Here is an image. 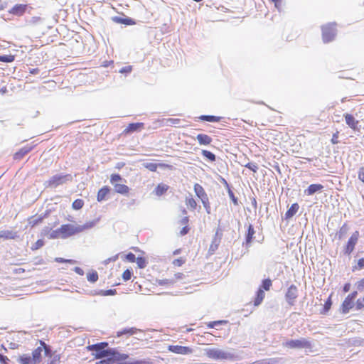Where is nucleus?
Returning a JSON list of instances; mask_svg holds the SVG:
<instances>
[{"label": "nucleus", "instance_id": "f257e3e1", "mask_svg": "<svg viewBox=\"0 0 364 364\" xmlns=\"http://www.w3.org/2000/svg\"><path fill=\"white\" fill-rule=\"evenodd\" d=\"M86 349L92 352V355L95 359H100L95 364H118L120 361L129 359L128 354L121 353L116 348H108L107 342L89 345Z\"/></svg>", "mask_w": 364, "mask_h": 364}, {"label": "nucleus", "instance_id": "f03ea898", "mask_svg": "<svg viewBox=\"0 0 364 364\" xmlns=\"http://www.w3.org/2000/svg\"><path fill=\"white\" fill-rule=\"evenodd\" d=\"M92 223H86L83 225L77 226L72 224H63L59 228L53 230L50 234L49 237L50 239H66L92 228Z\"/></svg>", "mask_w": 364, "mask_h": 364}, {"label": "nucleus", "instance_id": "7ed1b4c3", "mask_svg": "<svg viewBox=\"0 0 364 364\" xmlns=\"http://www.w3.org/2000/svg\"><path fill=\"white\" fill-rule=\"evenodd\" d=\"M284 346L290 349H304L309 352L313 351L311 341L304 338L287 341L284 343Z\"/></svg>", "mask_w": 364, "mask_h": 364}, {"label": "nucleus", "instance_id": "20e7f679", "mask_svg": "<svg viewBox=\"0 0 364 364\" xmlns=\"http://www.w3.org/2000/svg\"><path fill=\"white\" fill-rule=\"evenodd\" d=\"M121 181H122V178L118 173H113L110 176V183L114 186L115 192L122 195H127L130 189L125 184L118 183Z\"/></svg>", "mask_w": 364, "mask_h": 364}, {"label": "nucleus", "instance_id": "39448f33", "mask_svg": "<svg viewBox=\"0 0 364 364\" xmlns=\"http://www.w3.org/2000/svg\"><path fill=\"white\" fill-rule=\"evenodd\" d=\"M205 353L208 358L213 360H228L232 358L230 353L218 348H207Z\"/></svg>", "mask_w": 364, "mask_h": 364}, {"label": "nucleus", "instance_id": "423d86ee", "mask_svg": "<svg viewBox=\"0 0 364 364\" xmlns=\"http://www.w3.org/2000/svg\"><path fill=\"white\" fill-rule=\"evenodd\" d=\"M360 233L358 230H355L352 233L350 237L348 238L346 244L343 247V253L346 255H350L354 250L355 245L358 242Z\"/></svg>", "mask_w": 364, "mask_h": 364}, {"label": "nucleus", "instance_id": "0eeeda50", "mask_svg": "<svg viewBox=\"0 0 364 364\" xmlns=\"http://www.w3.org/2000/svg\"><path fill=\"white\" fill-rule=\"evenodd\" d=\"M41 346L36 348L32 352V359L35 361L36 364L39 363L41 361V354L43 350H44L46 355L50 354V347L43 341H39Z\"/></svg>", "mask_w": 364, "mask_h": 364}, {"label": "nucleus", "instance_id": "6e6552de", "mask_svg": "<svg viewBox=\"0 0 364 364\" xmlns=\"http://www.w3.org/2000/svg\"><path fill=\"white\" fill-rule=\"evenodd\" d=\"M336 36L335 26L333 25H326L322 27V38L323 42L328 43L334 38Z\"/></svg>", "mask_w": 364, "mask_h": 364}, {"label": "nucleus", "instance_id": "1a4fd4ad", "mask_svg": "<svg viewBox=\"0 0 364 364\" xmlns=\"http://www.w3.org/2000/svg\"><path fill=\"white\" fill-rule=\"evenodd\" d=\"M298 297V289L297 287L294 284H291L287 289V291L285 294V299L287 303L290 306H294L296 302V299Z\"/></svg>", "mask_w": 364, "mask_h": 364}, {"label": "nucleus", "instance_id": "9d476101", "mask_svg": "<svg viewBox=\"0 0 364 364\" xmlns=\"http://www.w3.org/2000/svg\"><path fill=\"white\" fill-rule=\"evenodd\" d=\"M167 348L168 351L178 355H190L193 352V348L190 346L169 345Z\"/></svg>", "mask_w": 364, "mask_h": 364}, {"label": "nucleus", "instance_id": "9b49d317", "mask_svg": "<svg viewBox=\"0 0 364 364\" xmlns=\"http://www.w3.org/2000/svg\"><path fill=\"white\" fill-rule=\"evenodd\" d=\"M346 124L354 132H359L360 130V126L359 125V121L355 117L349 113H346L343 115Z\"/></svg>", "mask_w": 364, "mask_h": 364}, {"label": "nucleus", "instance_id": "f8f14e48", "mask_svg": "<svg viewBox=\"0 0 364 364\" xmlns=\"http://www.w3.org/2000/svg\"><path fill=\"white\" fill-rule=\"evenodd\" d=\"M28 9L27 4H17L12 6L9 11V14L15 16H22Z\"/></svg>", "mask_w": 364, "mask_h": 364}, {"label": "nucleus", "instance_id": "ddd939ff", "mask_svg": "<svg viewBox=\"0 0 364 364\" xmlns=\"http://www.w3.org/2000/svg\"><path fill=\"white\" fill-rule=\"evenodd\" d=\"M144 128V124L143 122L130 123L124 129L123 134L127 135L135 132H139Z\"/></svg>", "mask_w": 364, "mask_h": 364}, {"label": "nucleus", "instance_id": "4468645a", "mask_svg": "<svg viewBox=\"0 0 364 364\" xmlns=\"http://www.w3.org/2000/svg\"><path fill=\"white\" fill-rule=\"evenodd\" d=\"M138 332H141V330L135 327L125 328L122 330L117 331L116 336L121 337L124 336L126 338H129L131 336L136 334Z\"/></svg>", "mask_w": 364, "mask_h": 364}, {"label": "nucleus", "instance_id": "2eb2a0df", "mask_svg": "<svg viewBox=\"0 0 364 364\" xmlns=\"http://www.w3.org/2000/svg\"><path fill=\"white\" fill-rule=\"evenodd\" d=\"M354 307V300L353 299L350 298L349 296H346L343 300V303L341 306V311L342 314H347L349 312L350 309Z\"/></svg>", "mask_w": 364, "mask_h": 364}, {"label": "nucleus", "instance_id": "dca6fc26", "mask_svg": "<svg viewBox=\"0 0 364 364\" xmlns=\"http://www.w3.org/2000/svg\"><path fill=\"white\" fill-rule=\"evenodd\" d=\"M67 176L55 175L52 176L48 181V186L50 187H55L63 184L65 181Z\"/></svg>", "mask_w": 364, "mask_h": 364}, {"label": "nucleus", "instance_id": "f3484780", "mask_svg": "<svg viewBox=\"0 0 364 364\" xmlns=\"http://www.w3.org/2000/svg\"><path fill=\"white\" fill-rule=\"evenodd\" d=\"M194 191L196 195L201 200L202 202L208 201V196L202 186L198 183H196L194 185Z\"/></svg>", "mask_w": 364, "mask_h": 364}, {"label": "nucleus", "instance_id": "a211bd4d", "mask_svg": "<svg viewBox=\"0 0 364 364\" xmlns=\"http://www.w3.org/2000/svg\"><path fill=\"white\" fill-rule=\"evenodd\" d=\"M32 149L33 147L31 146H23L14 154L13 159L16 161H19L21 159H23V157L28 153H29Z\"/></svg>", "mask_w": 364, "mask_h": 364}, {"label": "nucleus", "instance_id": "6ab92c4d", "mask_svg": "<svg viewBox=\"0 0 364 364\" xmlns=\"http://www.w3.org/2000/svg\"><path fill=\"white\" fill-rule=\"evenodd\" d=\"M110 188L107 186H105L101 188L97 192V200L98 202H102V200H106L110 193Z\"/></svg>", "mask_w": 364, "mask_h": 364}, {"label": "nucleus", "instance_id": "aec40b11", "mask_svg": "<svg viewBox=\"0 0 364 364\" xmlns=\"http://www.w3.org/2000/svg\"><path fill=\"white\" fill-rule=\"evenodd\" d=\"M144 166L146 168H147L148 170H149V171H151L152 172H155L157 170V168L159 166L161 167V168H168V169H171L172 168V166L171 165H168V164H155V163H146V164H144Z\"/></svg>", "mask_w": 364, "mask_h": 364}, {"label": "nucleus", "instance_id": "412c9836", "mask_svg": "<svg viewBox=\"0 0 364 364\" xmlns=\"http://www.w3.org/2000/svg\"><path fill=\"white\" fill-rule=\"evenodd\" d=\"M196 139L200 145L208 146L212 143V138L205 134H198Z\"/></svg>", "mask_w": 364, "mask_h": 364}, {"label": "nucleus", "instance_id": "4be33fe9", "mask_svg": "<svg viewBox=\"0 0 364 364\" xmlns=\"http://www.w3.org/2000/svg\"><path fill=\"white\" fill-rule=\"evenodd\" d=\"M323 186L321 184H311L305 191L304 193L307 196H311L318 191L323 190Z\"/></svg>", "mask_w": 364, "mask_h": 364}, {"label": "nucleus", "instance_id": "5701e85b", "mask_svg": "<svg viewBox=\"0 0 364 364\" xmlns=\"http://www.w3.org/2000/svg\"><path fill=\"white\" fill-rule=\"evenodd\" d=\"M299 205L297 203H293L291 207L287 210L285 213V219L289 220L299 210Z\"/></svg>", "mask_w": 364, "mask_h": 364}, {"label": "nucleus", "instance_id": "b1692460", "mask_svg": "<svg viewBox=\"0 0 364 364\" xmlns=\"http://www.w3.org/2000/svg\"><path fill=\"white\" fill-rule=\"evenodd\" d=\"M43 220V216L33 215L28 218V224L31 228L41 224Z\"/></svg>", "mask_w": 364, "mask_h": 364}, {"label": "nucleus", "instance_id": "393cba45", "mask_svg": "<svg viewBox=\"0 0 364 364\" xmlns=\"http://www.w3.org/2000/svg\"><path fill=\"white\" fill-rule=\"evenodd\" d=\"M112 21L117 23H122V24L128 25V26L134 25L136 23L135 21L132 18H129V17L121 18L119 16H114L112 18Z\"/></svg>", "mask_w": 364, "mask_h": 364}, {"label": "nucleus", "instance_id": "a878e982", "mask_svg": "<svg viewBox=\"0 0 364 364\" xmlns=\"http://www.w3.org/2000/svg\"><path fill=\"white\" fill-rule=\"evenodd\" d=\"M17 237L16 232L11 230H1L0 231V238L4 240H12Z\"/></svg>", "mask_w": 364, "mask_h": 364}, {"label": "nucleus", "instance_id": "bb28decb", "mask_svg": "<svg viewBox=\"0 0 364 364\" xmlns=\"http://www.w3.org/2000/svg\"><path fill=\"white\" fill-rule=\"evenodd\" d=\"M17 360L21 364H36L35 361L32 359V356L29 354L20 355Z\"/></svg>", "mask_w": 364, "mask_h": 364}, {"label": "nucleus", "instance_id": "cd10ccee", "mask_svg": "<svg viewBox=\"0 0 364 364\" xmlns=\"http://www.w3.org/2000/svg\"><path fill=\"white\" fill-rule=\"evenodd\" d=\"M184 277V274L181 272H178V273H176L174 274V277L173 278L168 280L166 279V281L165 280H163L161 282H159L160 284H173L175 282H176L178 280H181V279H183Z\"/></svg>", "mask_w": 364, "mask_h": 364}, {"label": "nucleus", "instance_id": "c85d7f7f", "mask_svg": "<svg viewBox=\"0 0 364 364\" xmlns=\"http://www.w3.org/2000/svg\"><path fill=\"white\" fill-rule=\"evenodd\" d=\"M128 360L129 359H125L122 362L120 361L118 364H154V361L150 358L136 360L134 362H129Z\"/></svg>", "mask_w": 364, "mask_h": 364}, {"label": "nucleus", "instance_id": "c756f323", "mask_svg": "<svg viewBox=\"0 0 364 364\" xmlns=\"http://www.w3.org/2000/svg\"><path fill=\"white\" fill-rule=\"evenodd\" d=\"M168 186H167L166 184H164V183H159L156 187V188L154 190V193H155L156 196H161L163 194H164L168 191Z\"/></svg>", "mask_w": 364, "mask_h": 364}, {"label": "nucleus", "instance_id": "7c9ffc66", "mask_svg": "<svg viewBox=\"0 0 364 364\" xmlns=\"http://www.w3.org/2000/svg\"><path fill=\"white\" fill-rule=\"evenodd\" d=\"M264 296H265V294H264L263 289H262L261 288H259L257 291V294L255 298V300H254V305L255 306L259 305L262 302Z\"/></svg>", "mask_w": 364, "mask_h": 364}, {"label": "nucleus", "instance_id": "2f4dec72", "mask_svg": "<svg viewBox=\"0 0 364 364\" xmlns=\"http://www.w3.org/2000/svg\"><path fill=\"white\" fill-rule=\"evenodd\" d=\"M198 119L201 121H207L210 122H218L221 120V117L213 115H200Z\"/></svg>", "mask_w": 364, "mask_h": 364}, {"label": "nucleus", "instance_id": "473e14b6", "mask_svg": "<svg viewBox=\"0 0 364 364\" xmlns=\"http://www.w3.org/2000/svg\"><path fill=\"white\" fill-rule=\"evenodd\" d=\"M185 203L190 210H194L197 208V203L192 196L186 198Z\"/></svg>", "mask_w": 364, "mask_h": 364}, {"label": "nucleus", "instance_id": "72a5a7b5", "mask_svg": "<svg viewBox=\"0 0 364 364\" xmlns=\"http://www.w3.org/2000/svg\"><path fill=\"white\" fill-rule=\"evenodd\" d=\"M98 278V274L95 270H92L87 274V280L92 283L97 282Z\"/></svg>", "mask_w": 364, "mask_h": 364}, {"label": "nucleus", "instance_id": "f704fd0d", "mask_svg": "<svg viewBox=\"0 0 364 364\" xmlns=\"http://www.w3.org/2000/svg\"><path fill=\"white\" fill-rule=\"evenodd\" d=\"M250 364H277V360L275 358L262 359L256 360Z\"/></svg>", "mask_w": 364, "mask_h": 364}, {"label": "nucleus", "instance_id": "c9c22d12", "mask_svg": "<svg viewBox=\"0 0 364 364\" xmlns=\"http://www.w3.org/2000/svg\"><path fill=\"white\" fill-rule=\"evenodd\" d=\"M202 155L208 159L210 161H215L216 159L215 155L210 151L203 150L201 152Z\"/></svg>", "mask_w": 364, "mask_h": 364}, {"label": "nucleus", "instance_id": "e433bc0d", "mask_svg": "<svg viewBox=\"0 0 364 364\" xmlns=\"http://www.w3.org/2000/svg\"><path fill=\"white\" fill-rule=\"evenodd\" d=\"M84 205V200L82 199H76L72 203V208L74 210H80Z\"/></svg>", "mask_w": 364, "mask_h": 364}, {"label": "nucleus", "instance_id": "4c0bfd02", "mask_svg": "<svg viewBox=\"0 0 364 364\" xmlns=\"http://www.w3.org/2000/svg\"><path fill=\"white\" fill-rule=\"evenodd\" d=\"M272 285V281L270 279H265L262 281V285L259 288L265 291H269Z\"/></svg>", "mask_w": 364, "mask_h": 364}, {"label": "nucleus", "instance_id": "58836bf2", "mask_svg": "<svg viewBox=\"0 0 364 364\" xmlns=\"http://www.w3.org/2000/svg\"><path fill=\"white\" fill-rule=\"evenodd\" d=\"M255 234V230H254V228L252 225H250L248 226V229H247V235H246V242L247 243L250 242L252 237H253V235Z\"/></svg>", "mask_w": 364, "mask_h": 364}, {"label": "nucleus", "instance_id": "ea45409f", "mask_svg": "<svg viewBox=\"0 0 364 364\" xmlns=\"http://www.w3.org/2000/svg\"><path fill=\"white\" fill-rule=\"evenodd\" d=\"M331 297H332V294L328 296L327 300L325 301V304L323 305V314L327 313L331 308V305H332Z\"/></svg>", "mask_w": 364, "mask_h": 364}, {"label": "nucleus", "instance_id": "a19ab883", "mask_svg": "<svg viewBox=\"0 0 364 364\" xmlns=\"http://www.w3.org/2000/svg\"><path fill=\"white\" fill-rule=\"evenodd\" d=\"M15 57L14 55H0V61L5 63H11L14 60Z\"/></svg>", "mask_w": 364, "mask_h": 364}, {"label": "nucleus", "instance_id": "79ce46f5", "mask_svg": "<svg viewBox=\"0 0 364 364\" xmlns=\"http://www.w3.org/2000/svg\"><path fill=\"white\" fill-rule=\"evenodd\" d=\"M219 243L220 239L215 238L210 245L209 251L212 252H215L218 249Z\"/></svg>", "mask_w": 364, "mask_h": 364}, {"label": "nucleus", "instance_id": "37998d69", "mask_svg": "<svg viewBox=\"0 0 364 364\" xmlns=\"http://www.w3.org/2000/svg\"><path fill=\"white\" fill-rule=\"evenodd\" d=\"M135 262H136L138 267L141 269L144 268L146 265V261L144 257H137L136 258Z\"/></svg>", "mask_w": 364, "mask_h": 364}, {"label": "nucleus", "instance_id": "c03bdc74", "mask_svg": "<svg viewBox=\"0 0 364 364\" xmlns=\"http://www.w3.org/2000/svg\"><path fill=\"white\" fill-rule=\"evenodd\" d=\"M364 309V296L357 299L355 302V309L362 310Z\"/></svg>", "mask_w": 364, "mask_h": 364}, {"label": "nucleus", "instance_id": "a18cd8bd", "mask_svg": "<svg viewBox=\"0 0 364 364\" xmlns=\"http://www.w3.org/2000/svg\"><path fill=\"white\" fill-rule=\"evenodd\" d=\"M364 268V257L358 260L357 264L353 267V270H358Z\"/></svg>", "mask_w": 364, "mask_h": 364}, {"label": "nucleus", "instance_id": "49530a36", "mask_svg": "<svg viewBox=\"0 0 364 364\" xmlns=\"http://www.w3.org/2000/svg\"><path fill=\"white\" fill-rule=\"evenodd\" d=\"M186 262V259L184 257H180L174 259L172 262V264L175 267H181Z\"/></svg>", "mask_w": 364, "mask_h": 364}, {"label": "nucleus", "instance_id": "de8ad7c7", "mask_svg": "<svg viewBox=\"0 0 364 364\" xmlns=\"http://www.w3.org/2000/svg\"><path fill=\"white\" fill-rule=\"evenodd\" d=\"M55 261L58 262V263H69V264H74L76 263V261L74 260V259H63L62 257H56L55 259Z\"/></svg>", "mask_w": 364, "mask_h": 364}, {"label": "nucleus", "instance_id": "09e8293b", "mask_svg": "<svg viewBox=\"0 0 364 364\" xmlns=\"http://www.w3.org/2000/svg\"><path fill=\"white\" fill-rule=\"evenodd\" d=\"M132 275V272L129 269H126L122 274V279L124 281L127 282L131 279Z\"/></svg>", "mask_w": 364, "mask_h": 364}, {"label": "nucleus", "instance_id": "8fccbe9b", "mask_svg": "<svg viewBox=\"0 0 364 364\" xmlns=\"http://www.w3.org/2000/svg\"><path fill=\"white\" fill-rule=\"evenodd\" d=\"M44 245L43 240H38L35 244L31 247L32 250H36L42 247Z\"/></svg>", "mask_w": 364, "mask_h": 364}, {"label": "nucleus", "instance_id": "3c124183", "mask_svg": "<svg viewBox=\"0 0 364 364\" xmlns=\"http://www.w3.org/2000/svg\"><path fill=\"white\" fill-rule=\"evenodd\" d=\"M245 166L252 171L254 173H256L258 170L257 165L254 163H247Z\"/></svg>", "mask_w": 364, "mask_h": 364}, {"label": "nucleus", "instance_id": "603ef678", "mask_svg": "<svg viewBox=\"0 0 364 364\" xmlns=\"http://www.w3.org/2000/svg\"><path fill=\"white\" fill-rule=\"evenodd\" d=\"M358 176L359 180L364 183V166H362L359 168Z\"/></svg>", "mask_w": 364, "mask_h": 364}, {"label": "nucleus", "instance_id": "864d4df0", "mask_svg": "<svg viewBox=\"0 0 364 364\" xmlns=\"http://www.w3.org/2000/svg\"><path fill=\"white\" fill-rule=\"evenodd\" d=\"M60 359V355H55L53 357V358L47 364H59Z\"/></svg>", "mask_w": 364, "mask_h": 364}, {"label": "nucleus", "instance_id": "5fc2aeb1", "mask_svg": "<svg viewBox=\"0 0 364 364\" xmlns=\"http://www.w3.org/2000/svg\"><path fill=\"white\" fill-rule=\"evenodd\" d=\"M356 287H357V289L362 291H364V278L360 279L357 283H356Z\"/></svg>", "mask_w": 364, "mask_h": 364}, {"label": "nucleus", "instance_id": "6e6d98bb", "mask_svg": "<svg viewBox=\"0 0 364 364\" xmlns=\"http://www.w3.org/2000/svg\"><path fill=\"white\" fill-rule=\"evenodd\" d=\"M126 259L130 262H134L136 260V257L134 254L129 252L127 255H126Z\"/></svg>", "mask_w": 364, "mask_h": 364}, {"label": "nucleus", "instance_id": "4d7b16f0", "mask_svg": "<svg viewBox=\"0 0 364 364\" xmlns=\"http://www.w3.org/2000/svg\"><path fill=\"white\" fill-rule=\"evenodd\" d=\"M225 323V321H211V322H209L207 323V326L208 328H214L215 326H216L218 324H220V323Z\"/></svg>", "mask_w": 364, "mask_h": 364}, {"label": "nucleus", "instance_id": "13d9d810", "mask_svg": "<svg viewBox=\"0 0 364 364\" xmlns=\"http://www.w3.org/2000/svg\"><path fill=\"white\" fill-rule=\"evenodd\" d=\"M166 122H167V123H168L170 124L176 125L180 122V119H177V118H169V119H166Z\"/></svg>", "mask_w": 364, "mask_h": 364}, {"label": "nucleus", "instance_id": "bf43d9fd", "mask_svg": "<svg viewBox=\"0 0 364 364\" xmlns=\"http://www.w3.org/2000/svg\"><path fill=\"white\" fill-rule=\"evenodd\" d=\"M9 359L7 356L0 353V363L1 364H9Z\"/></svg>", "mask_w": 364, "mask_h": 364}, {"label": "nucleus", "instance_id": "052dcab7", "mask_svg": "<svg viewBox=\"0 0 364 364\" xmlns=\"http://www.w3.org/2000/svg\"><path fill=\"white\" fill-rule=\"evenodd\" d=\"M189 230L190 228L188 227V225H184V227L180 231V234L181 235H185L189 232Z\"/></svg>", "mask_w": 364, "mask_h": 364}, {"label": "nucleus", "instance_id": "680f3d73", "mask_svg": "<svg viewBox=\"0 0 364 364\" xmlns=\"http://www.w3.org/2000/svg\"><path fill=\"white\" fill-rule=\"evenodd\" d=\"M115 294H116V289H109V290L105 291L102 293V295L107 296V295H114Z\"/></svg>", "mask_w": 364, "mask_h": 364}, {"label": "nucleus", "instance_id": "e2e57ef3", "mask_svg": "<svg viewBox=\"0 0 364 364\" xmlns=\"http://www.w3.org/2000/svg\"><path fill=\"white\" fill-rule=\"evenodd\" d=\"M350 287H351V285H350V283H348H348H346V284H344L343 287V292H344V293H346V292L349 291H350Z\"/></svg>", "mask_w": 364, "mask_h": 364}, {"label": "nucleus", "instance_id": "0e129e2a", "mask_svg": "<svg viewBox=\"0 0 364 364\" xmlns=\"http://www.w3.org/2000/svg\"><path fill=\"white\" fill-rule=\"evenodd\" d=\"M74 271L75 272H76L77 274L79 275H83L84 274V271L82 268L79 267H75L74 268Z\"/></svg>", "mask_w": 364, "mask_h": 364}, {"label": "nucleus", "instance_id": "69168bd1", "mask_svg": "<svg viewBox=\"0 0 364 364\" xmlns=\"http://www.w3.org/2000/svg\"><path fill=\"white\" fill-rule=\"evenodd\" d=\"M188 222H189V218L188 217L186 216L184 217L181 220V223L182 225H184L185 226L186 225H188Z\"/></svg>", "mask_w": 364, "mask_h": 364}, {"label": "nucleus", "instance_id": "338daca9", "mask_svg": "<svg viewBox=\"0 0 364 364\" xmlns=\"http://www.w3.org/2000/svg\"><path fill=\"white\" fill-rule=\"evenodd\" d=\"M357 294H358L357 291H352L350 294H349L348 295V296H349L350 298L353 299V300H355V298H356V296H357Z\"/></svg>", "mask_w": 364, "mask_h": 364}, {"label": "nucleus", "instance_id": "774afa93", "mask_svg": "<svg viewBox=\"0 0 364 364\" xmlns=\"http://www.w3.org/2000/svg\"><path fill=\"white\" fill-rule=\"evenodd\" d=\"M39 73V70L38 68H33L29 70V73L31 75H36Z\"/></svg>", "mask_w": 364, "mask_h": 364}]
</instances>
